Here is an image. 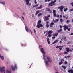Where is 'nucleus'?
Wrapping results in <instances>:
<instances>
[{
	"instance_id": "f257e3e1",
	"label": "nucleus",
	"mask_w": 73,
	"mask_h": 73,
	"mask_svg": "<svg viewBox=\"0 0 73 73\" xmlns=\"http://www.w3.org/2000/svg\"><path fill=\"white\" fill-rule=\"evenodd\" d=\"M40 50L41 53L43 54V59H44V60H45L46 59L45 58L46 56L45 54V52L44 51V48H42V47L41 48H40Z\"/></svg>"
},
{
	"instance_id": "f03ea898",
	"label": "nucleus",
	"mask_w": 73,
	"mask_h": 73,
	"mask_svg": "<svg viewBox=\"0 0 73 73\" xmlns=\"http://www.w3.org/2000/svg\"><path fill=\"white\" fill-rule=\"evenodd\" d=\"M57 1L56 0H54V1H52L51 2V3H50L49 5V6H53V5H56V3H54L55 2H56Z\"/></svg>"
},
{
	"instance_id": "7ed1b4c3",
	"label": "nucleus",
	"mask_w": 73,
	"mask_h": 73,
	"mask_svg": "<svg viewBox=\"0 0 73 73\" xmlns=\"http://www.w3.org/2000/svg\"><path fill=\"white\" fill-rule=\"evenodd\" d=\"M14 66H13V65L11 66V68L12 70H15V69H17V64H14Z\"/></svg>"
},
{
	"instance_id": "20e7f679",
	"label": "nucleus",
	"mask_w": 73,
	"mask_h": 73,
	"mask_svg": "<svg viewBox=\"0 0 73 73\" xmlns=\"http://www.w3.org/2000/svg\"><path fill=\"white\" fill-rule=\"evenodd\" d=\"M29 1H31V0H25V1L26 2V4L27 5H29L31 6V3H29Z\"/></svg>"
},
{
	"instance_id": "39448f33",
	"label": "nucleus",
	"mask_w": 73,
	"mask_h": 73,
	"mask_svg": "<svg viewBox=\"0 0 73 73\" xmlns=\"http://www.w3.org/2000/svg\"><path fill=\"white\" fill-rule=\"evenodd\" d=\"M64 29V31H66V29H68V31H70V28H68V26H66V25H64L63 26Z\"/></svg>"
},
{
	"instance_id": "423d86ee",
	"label": "nucleus",
	"mask_w": 73,
	"mask_h": 73,
	"mask_svg": "<svg viewBox=\"0 0 73 73\" xmlns=\"http://www.w3.org/2000/svg\"><path fill=\"white\" fill-rule=\"evenodd\" d=\"M65 7V6H61L59 7L58 8V9H60V12H63V9H64V8Z\"/></svg>"
},
{
	"instance_id": "0eeeda50",
	"label": "nucleus",
	"mask_w": 73,
	"mask_h": 73,
	"mask_svg": "<svg viewBox=\"0 0 73 73\" xmlns=\"http://www.w3.org/2000/svg\"><path fill=\"white\" fill-rule=\"evenodd\" d=\"M47 60L48 62H52V59H50V57L49 56H48L47 57Z\"/></svg>"
},
{
	"instance_id": "6e6552de",
	"label": "nucleus",
	"mask_w": 73,
	"mask_h": 73,
	"mask_svg": "<svg viewBox=\"0 0 73 73\" xmlns=\"http://www.w3.org/2000/svg\"><path fill=\"white\" fill-rule=\"evenodd\" d=\"M36 27L38 28H40V27L41 28L42 27H44V26H43V25H42V24H40L37 25L36 26Z\"/></svg>"
},
{
	"instance_id": "1a4fd4ad",
	"label": "nucleus",
	"mask_w": 73,
	"mask_h": 73,
	"mask_svg": "<svg viewBox=\"0 0 73 73\" xmlns=\"http://www.w3.org/2000/svg\"><path fill=\"white\" fill-rule=\"evenodd\" d=\"M25 29L26 32H29V31L30 32H32V31H31V30L30 29H29L28 27H27V26H25Z\"/></svg>"
},
{
	"instance_id": "9d476101",
	"label": "nucleus",
	"mask_w": 73,
	"mask_h": 73,
	"mask_svg": "<svg viewBox=\"0 0 73 73\" xmlns=\"http://www.w3.org/2000/svg\"><path fill=\"white\" fill-rule=\"evenodd\" d=\"M45 19L46 20H49V18H48V17H47L46 16H44V21H45V19Z\"/></svg>"
},
{
	"instance_id": "9b49d317",
	"label": "nucleus",
	"mask_w": 73,
	"mask_h": 73,
	"mask_svg": "<svg viewBox=\"0 0 73 73\" xmlns=\"http://www.w3.org/2000/svg\"><path fill=\"white\" fill-rule=\"evenodd\" d=\"M46 10L48 12H49V13H50L52 12V10H50V9L49 8H47L46 9Z\"/></svg>"
},
{
	"instance_id": "f8f14e48",
	"label": "nucleus",
	"mask_w": 73,
	"mask_h": 73,
	"mask_svg": "<svg viewBox=\"0 0 73 73\" xmlns=\"http://www.w3.org/2000/svg\"><path fill=\"white\" fill-rule=\"evenodd\" d=\"M45 62V64L46 65H49V62L48 61L46 60H45L44 61Z\"/></svg>"
},
{
	"instance_id": "ddd939ff",
	"label": "nucleus",
	"mask_w": 73,
	"mask_h": 73,
	"mask_svg": "<svg viewBox=\"0 0 73 73\" xmlns=\"http://www.w3.org/2000/svg\"><path fill=\"white\" fill-rule=\"evenodd\" d=\"M68 72L70 73H73V70L72 69L70 70H69L68 71Z\"/></svg>"
},
{
	"instance_id": "4468645a",
	"label": "nucleus",
	"mask_w": 73,
	"mask_h": 73,
	"mask_svg": "<svg viewBox=\"0 0 73 73\" xmlns=\"http://www.w3.org/2000/svg\"><path fill=\"white\" fill-rule=\"evenodd\" d=\"M0 57L1 58L2 60H3L4 59V56H1V55L0 54Z\"/></svg>"
},
{
	"instance_id": "2eb2a0df",
	"label": "nucleus",
	"mask_w": 73,
	"mask_h": 73,
	"mask_svg": "<svg viewBox=\"0 0 73 73\" xmlns=\"http://www.w3.org/2000/svg\"><path fill=\"white\" fill-rule=\"evenodd\" d=\"M58 40H55L53 42V43L52 44V45H53V44H54L56 43V42H58Z\"/></svg>"
},
{
	"instance_id": "dca6fc26",
	"label": "nucleus",
	"mask_w": 73,
	"mask_h": 73,
	"mask_svg": "<svg viewBox=\"0 0 73 73\" xmlns=\"http://www.w3.org/2000/svg\"><path fill=\"white\" fill-rule=\"evenodd\" d=\"M66 51H67V52H69V48H66Z\"/></svg>"
},
{
	"instance_id": "f3484780",
	"label": "nucleus",
	"mask_w": 73,
	"mask_h": 73,
	"mask_svg": "<svg viewBox=\"0 0 73 73\" xmlns=\"http://www.w3.org/2000/svg\"><path fill=\"white\" fill-rule=\"evenodd\" d=\"M62 64V60H60V62H59V65H61Z\"/></svg>"
},
{
	"instance_id": "a211bd4d",
	"label": "nucleus",
	"mask_w": 73,
	"mask_h": 73,
	"mask_svg": "<svg viewBox=\"0 0 73 73\" xmlns=\"http://www.w3.org/2000/svg\"><path fill=\"white\" fill-rule=\"evenodd\" d=\"M58 35V33H57L56 34H54L53 35V36H55L56 37H57Z\"/></svg>"
},
{
	"instance_id": "6ab92c4d",
	"label": "nucleus",
	"mask_w": 73,
	"mask_h": 73,
	"mask_svg": "<svg viewBox=\"0 0 73 73\" xmlns=\"http://www.w3.org/2000/svg\"><path fill=\"white\" fill-rule=\"evenodd\" d=\"M41 21L40 20H39L38 21V23H37V25H38V24H40V23H41Z\"/></svg>"
},
{
	"instance_id": "aec40b11",
	"label": "nucleus",
	"mask_w": 73,
	"mask_h": 73,
	"mask_svg": "<svg viewBox=\"0 0 73 73\" xmlns=\"http://www.w3.org/2000/svg\"><path fill=\"white\" fill-rule=\"evenodd\" d=\"M1 4H2L3 5H5V2L3 1V2H1Z\"/></svg>"
},
{
	"instance_id": "412c9836",
	"label": "nucleus",
	"mask_w": 73,
	"mask_h": 73,
	"mask_svg": "<svg viewBox=\"0 0 73 73\" xmlns=\"http://www.w3.org/2000/svg\"><path fill=\"white\" fill-rule=\"evenodd\" d=\"M52 33V31L50 30L48 31V34H51V33Z\"/></svg>"
},
{
	"instance_id": "4be33fe9",
	"label": "nucleus",
	"mask_w": 73,
	"mask_h": 73,
	"mask_svg": "<svg viewBox=\"0 0 73 73\" xmlns=\"http://www.w3.org/2000/svg\"><path fill=\"white\" fill-rule=\"evenodd\" d=\"M62 68H63V69H64V70L66 69V67L65 66H62Z\"/></svg>"
},
{
	"instance_id": "5701e85b",
	"label": "nucleus",
	"mask_w": 73,
	"mask_h": 73,
	"mask_svg": "<svg viewBox=\"0 0 73 73\" xmlns=\"http://www.w3.org/2000/svg\"><path fill=\"white\" fill-rule=\"evenodd\" d=\"M39 12H40L39 10L37 11L36 12V13L35 14V15H37V14H38V13Z\"/></svg>"
},
{
	"instance_id": "b1692460",
	"label": "nucleus",
	"mask_w": 73,
	"mask_h": 73,
	"mask_svg": "<svg viewBox=\"0 0 73 73\" xmlns=\"http://www.w3.org/2000/svg\"><path fill=\"white\" fill-rule=\"evenodd\" d=\"M68 10V8L66 7L65 9H64V12H66Z\"/></svg>"
},
{
	"instance_id": "393cba45",
	"label": "nucleus",
	"mask_w": 73,
	"mask_h": 73,
	"mask_svg": "<svg viewBox=\"0 0 73 73\" xmlns=\"http://www.w3.org/2000/svg\"><path fill=\"white\" fill-rule=\"evenodd\" d=\"M60 21L61 23H62L64 21V20L62 19V18H61L60 19Z\"/></svg>"
},
{
	"instance_id": "a878e982",
	"label": "nucleus",
	"mask_w": 73,
	"mask_h": 73,
	"mask_svg": "<svg viewBox=\"0 0 73 73\" xmlns=\"http://www.w3.org/2000/svg\"><path fill=\"white\" fill-rule=\"evenodd\" d=\"M41 15H42V13H40L38 14V17H40Z\"/></svg>"
},
{
	"instance_id": "bb28decb",
	"label": "nucleus",
	"mask_w": 73,
	"mask_h": 73,
	"mask_svg": "<svg viewBox=\"0 0 73 73\" xmlns=\"http://www.w3.org/2000/svg\"><path fill=\"white\" fill-rule=\"evenodd\" d=\"M62 31V29H60V30H57V31L58 32H61V31Z\"/></svg>"
},
{
	"instance_id": "cd10ccee",
	"label": "nucleus",
	"mask_w": 73,
	"mask_h": 73,
	"mask_svg": "<svg viewBox=\"0 0 73 73\" xmlns=\"http://www.w3.org/2000/svg\"><path fill=\"white\" fill-rule=\"evenodd\" d=\"M53 15L54 17H56V16H57V14H56V13H53Z\"/></svg>"
},
{
	"instance_id": "c85d7f7f",
	"label": "nucleus",
	"mask_w": 73,
	"mask_h": 73,
	"mask_svg": "<svg viewBox=\"0 0 73 73\" xmlns=\"http://www.w3.org/2000/svg\"><path fill=\"white\" fill-rule=\"evenodd\" d=\"M42 6L41 5L40 7H38L39 9H41L42 8Z\"/></svg>"
},
{
	"instance_id": "c756f323",
	"label": "nucleus",
	"mask_w": 73,
	"mask_h": 73,
	"mask_svg": "<svg viewBox=\"0 0 73 73\" xmlns=\"http://www.w3.org/2000/svg\"><path fill=\"white\" fill-rule=\"evenodd\" d=\"M48 36L50 38L51 36H52V35H51V34H48Z\"/></svg>"
},
{
	"instance_id": "7c9ffc66",
	"label": "nucleus",
	"mask_w": 73,
	"mask_h": 73,
	"mask_svg": "<svg viewBox=\"0 0 73 73\" xmlns=\"http://www.w3.org/2000/svg\"><path fill=\"white\" fill-rule=\"evenodd\" d=\"M70 22V20H67L66 21V23L67 24H68V23H69Z\"/></svg>"
},
{
	"instance_id": "2f4dec72",
	"label": "nucleus",
	"mask_w": 73,
	"mask_h": 73,
	"mask_svg": "<svg viewBox=\"0 0 73 73\" xmlns=\"http://www.w3.org/2000/svg\"><path fill=\"white\" fill-rule=\"evenodd\" d=\"M53 13H56V10H53Z\"/></svg>"
},
{
	"instance_id": "473e14b6",
	"label": "nucleus",
	"mask_w": 73,
	"mask_h": 73,
	"mask_svg": "<svg viewBox=\"0 0 73 73\" xmlns=\"http://www.w3.org/2000/svg\"><path fill=\"white\" fill-rule=\"evenodd\" d=\"M34 3H35V4H37V2L36 0H35Z\"/></svg>"
},
{
	"instance_id": "72a5a7b5",
	"label": "nucleus",
	"mask_w": 73,
	"mask_h": 73,
	"mask_svg": "<svg viewBox=\"0 0 73 73\" xmlns=\"http://www.w3.org/2000/svg\"><path fill=\"white\" fill-rule=\"evenodd\" d=\"M58 21H59V19H56L55 20V21H56V23H57V22H58Z\"/></svg>"
},
{
	"instance_id": "f704fd0d",
	"label": "nucleus",
	"mask_w": 73,
	"mask_h": 73,
	"mask_svg": "<svg viewBox=\"0 0 73 73\" xmlns=\"http://www.w3.org/2000/svg\"><path fill=\"white\" fill-rule=\"evenodd\" d=\"M50 25H54V23L53 22H52L51 23Z\"/></svg>"
},
{
	"instance_id": "c9c22d12",
	"label": "nucleus",
	"mask_w": 73,
	"mask_h": 73,
	"mask_svg": "<svg viewBox=\"0 0 73 73\" xmlns=\"http://www.w3.org/2000/svg\"><path fill=\"white\" fill-rule=\"evenodd\" d=\"M46 26L47 28H49V25L48 24H46Z\"/></svg>"
},
{
	"instance_id": "e433bc0d",
	"label": "nucleus",
	"mask_w": 73,
	"mask_h": 73,
	"mask_svg": "<svg viewBox=\"0 0 73 73\" xmlns=\"http://www.w3.org/2000/svg\"><path fill=\"white\" fill-rule=\"evenodd\" d=\"M15 15L16 16V17H17L18 18H19V16H18V15H17L16 14V13H15Z\"/></svg>"
},
{
	"instance_id": "4c0bfd02",
	"label": "nucleus",
	"mask_w": 73,
	"mask_h": 73,
	"mask_svg": "<svg viewBox=\"0 0 73 73\" xmlns=\"http://www.w3.org/2000/svg\"><path fill=\"white\" fill-rule=\"evenodd\" d=\"M49 41V37H47V42Z\"/></svg>"
},
{
	"instance_id": "58836bf2",
	"label": "nucleus",
	"mask_w": 73,
	"mask_h": 73,
	"mask_svg": "<svg viewBox=\"0 0 73 73\" xmlns=\"http://www.w3.org/2000/svg\"><path fill=\"white\" fill-rule=\"evenodd\" d=\"M34 33L35 35H36V31L35 29H34Z\"/></svg>"
},
{
	"instance_id": "ea45409f",
	"label": "nucleus",
	"mask_w": 73,
	"mask_h": 73,
	"mask_svg": "<svg viewBox=\"0 0 73 73\" xmlns=\"http://www.w3.org/2000/svg\"><path fill=\"white\" fill-rule=\"evenodd\" d=\"M73 50V48H72L71 50L69 49V51L70 52H72Z\"/></svg>"
},
{
	"instance_id": "a19ab883",
	"label": "nucleus",
	"mask_w": 73,
	"mask_h": 73,
	"mask_svg": "<svg viewBox=\"0 0 73 73\" xmlns=\"http://www.w3.org/2000/svg\"><path fill=\"white\" fill-rule=\"evenodd\" d=\"M64 54H68V52L66 51H64Z\"/></svg>"
},
{
	"instance_id": "79ce46f5",
	"label": "nucleus",
	"mask_w": 73,
	"mask_h": 73,
	"mask_svg": "<svg viewBox=\"0 0 73 73\" xmlns=\"http://www.w3.org/2000/svg\"><path fill=\"white\" fill-rule=\"evenodd\" d=\"M71 4L72 5V6L73 7V2H72L71 3Z\"/></svg>"
},
{
	"instance_id": "37998d69",
	"label": "nucleus",
	"mask_w": 73,
	"mask_h": 73,
	"mask_svg": "<svg viewBox=\"0 0 73 73\" xmlns=\"http://www.w3.org/2000/svg\"><path fill=\"white\" fill-rule=\"evenodd\" d=\"M47 42H48V44H50V41H48Z\"/></svg>"
},
{
	"instance_id": "c03bdc74",
	"label": "nucleus",
	"mask_w": 73,
	"mask_h": 73,
	"mask_svg": "<svg viewBox=\"0 0 73 73\" xmlns=\"http://www.w3.org/2000/svg\"><path fill=\"white\" fill-rule=\"evenodd\" d=\"M52 38L53 39H55V38H56V37L53 36Z\"/></svg>"
},
{
	"instance_id": "a18cd8bd",
	"label": "nucleus",
	"mask_w": 73,
	"mask_h": 73,
	"mask_svg": "<svg viewBox=\"0 0 73 73\" xmlns=\"http://www.w3.org/2000/svg\"><path fill=\"white\" fill-rule=\"evenodd\" d=\"M70 11H73V8L71 9L70 10Z\"/></svg>"
},
{
	"instance_id": "49530a36",
	"label": "nucleus",
	"mask_w": 73,
	"mask_h": 73,
	"mask_svg": "<svg viewBox=\"0 0 73 73\" xmlns=\"http://www.w3.org/2000/svg\"><path fill=\"white\" fill-rule=\"evenodd\" d=\"M56 48H60V46H56Z\"/></svg>"
},
{
	"instance_id": "de8ad7c7",
	"label": "nucleus",
	"mask_w": 73,
	"mask_h": 73,
	"mask_svg": "<svg viewBox=\"0 0 73 73\" xmlns=\"http://www.w3.org/2000/svg\"><path fill=\"white\" fill-rule=\"evenodd\" d=\"M22 13L23 15H25V13L24 12H23Z\"/></svg>"
},
{
	"instance_id": "09e8293b",
	"label": "nucleus",
	"mask_w": 73,
	"mask_h": 73,
	"mask_svg": "<svg viewBox=\"0 0 73 73\" xmlns=\"http://www.w3.org/2000/svg\"><path fill=\"white\" fill-rule=\"evenodd\" d=\"M50 27H51L52 28V27H53V25H50Z\"/></svg>"
},
{
	"instance_id": "8fccbe9b",
	"label": "nucleus",
	"mask_w": 73,
	"mask_h": 73,
	"mask_svg": "<svg viewBox=\"0 0 73 73\" xmlns=\"http://www.w3.org/2000/svg\"><path fill=\"white\" fill-rule=\"evenodd\" d=\"M60 18H62V15H60Z\"/></svg>"
},
{
	"instance_id": "3c124183",
	"label": "nucleus",
	"mask_w": 73,
	"mask_h": 73,
	"mask_svg": "<svg viewBox=\"0 0 73 73\" xmlns=\"http://www.w3.org/2000/svg\"><path fill=\"white\" fill-rule=\"evenodd\" d=\"M64 63L65 64H67V63H68V62H67L65 61L64 62Z\"/></svg>"
},
{
	"instance_id": "603ef678",
	"label": "nucleus",
	"mask_w": 73,
	"mask_h": 73,
	"mask_svg": "<svg viewBox=\"0 0 73 73\" xmlns=\"http://www.w3.org/2000/svg\"><path fill=\"white\" fill-rule=\"evenodd\" d=\"M50 17V15H48L47 16V17Z\"/></svg>"
},
{
	"instance_id": "864d4df0",
	"label": "nucleus",
	"mask_w": 73,
	"mask_h": 73,
	"mask_svg": "<svg viewBox=\"0 0 73 73\" xmlns=\"http://www.w3.org/2000/svg\"><path fill=\"white\" fill-rule=\"evenodd\" d=\"M35 5V7H38V4H36V5Z\"/></svg>"
},
{
	"instance_id": "5fc2aeb1",
	"label": "nucleus",
	"mask_w": 73,
	"mask_h": 73,
	"mask_svg": "<svg viewBox=\"0 0 73 73\" xmlns=\"http://www.w3.org/2000/svg\"><path fill=\"white\" fill-rule=\"evenodd\" d=\"M62 28V26L60 25V28Z\"/></svg>"
},
{
	"instance_id": "6e6d98bb",
	"label": "nucleus",
	"mask_w": 73,
	"mask_h": 73,
	"mask_svg": "<svg viewBox=\"0 0 73 73\" xmlns=\"http://www.w3.org/2000/svg\"><path fill=\"white\" fill-rule=\"evenodd\" d=\"M46 23V24H49V21H47Z\"/></svg>"
},
{
	"instance_id": "4d7b16f0",
	"label": "nucleus",
	"mask_w": 73,
	"mask_h": 73,
	"mask_svg": "<svg viewBox=\"0 0 73 73\" xmlns=\"http://www.w3.org/2000/svg\"><path fill=\"white\" fill-rule=\"evenodd\" d=\"M42 46L41 45H40L39 46V48H42Z\"/></svg>"
},
{
	"instance_id": "13d9d810",
	"label": "nucleus",
	"mask_w": 73,
	"mask_h": 73,
	"mask_svg": "<svg viewBox=\"0 0 73 73\" xmlns=\"http://www.w3.org/2000/svg\"><path fill=\"white\" fill-rule=\"evenodd\" d=\"M53 21H54V23H56V21H55V20H54V19H53Z\"/></svg>"
},
{
	"instance_id": "bf43d9fd",
	"label": "nucleus",
	"mask_w": 73,
	"mask_h": 73,
	"mask_svg": "<svg viewBox=\"0 0 73 73\" xmlns=\"http://www.w3.org/2000/svg\"><path fill=\"white\" fill-rule=\"evenodd\" d=\"M39 9V7H37V8H36V9Z\"/></svg>"
},
{
	"instance_id": "052dcab7",
	"label": "nucleus",
	"mask_w": 73,
	"mask_h": 73,
	"mask_svg": "<svg viewBox=\"0 0 73 73\" xmlns=\"http://www.w3.org/2000/svg\"><path fill=\"white\" fill-rule=\"evenodd\" d=\"M50 0H51V1H52V0H48V2H49V1H50Z\"/></svg>"
},
{
	"instance_id": "680f3d73",
	"label": "nucleus",
	"mask_w": 73,
	"mask_h": 73,
	"mask_svg": "<svg viewBox=\"0 0 73 73\" xmlns=\"http://www.w3.org/2000/svg\"><path fill=\"white\" fill-rule=\"evenodd\" d=\"M63 17H64V18H65V17H66V16L64 15H63Z\"/></svg>"
},
{
	"instance_id": "e2e57ef3",
	"label": "nucleus",
	"mask_w": 73,
	"mask_h": 73,
	"mask_svg": "<svg viewBox=\"0 0 73 73\" xmlns=\"http://www.w3.org/2000/svg\"><path fill=\"white\" fill-rule=\"evenodd\" d=\"M57 17L58 18L59 17H60V15H57Z\"/></svg>"
},
{
	"instance_id": "0e129e2a",
	"label": "nucleus",
	"mask_w": 73,
	"mask_h": 73,
	"mask_svg": "<svg viewBox=\"0 0 73 73\" xmlns=\"http://www.w3.org/2000/svg\"><path fill=\"white\" fill-rule=\"evenodd\" d=\"M60 48H63V46H60Z\"/></svg>"
},
{
	"instance_id": "69168bd1",
	"label": "nucleus",
	"mask_w": 73,
	"mask_h": 73,
	"mask_svg": "<svg viewBox=\"0 0 73 73\" xmlns=\"http://www.w3.org/2000/svg\"><path fill=\"white\" fill-rule=\"evenodd\" d=\"M59 49L60 50H62V48H59Z\"/></svg>"
},
{
	"instance_id": "338daca9",
	"label": "nucleus",
	"mask_w": 73,
	"mask_h": 73,
	"mask_svg": "<svg viewBox=\"0 0 73 73\" xmlns=\"http://www.w3.org/2000/svg\"><path fill=\"white\" fill-rule=\"evenodd\" d=\"M2 68H3V69H5V67L3 66L2 67Z\"/></svg>"
},
{
	"instance_id": "774afa93",
	"label": "nucleus",
	"mask_w": 73,
	"mask_h": 73,
	"mask_svg": "<svg viewBox=\"0 0 73 73\" xmlns=\"http://www.w3.org/2000/svg\"><path fill=\"white\" fill-rule=\"evenodd\" d=\"M70 35H73V33H71L70 34Z\"/></svg>"
}]
</instances>
